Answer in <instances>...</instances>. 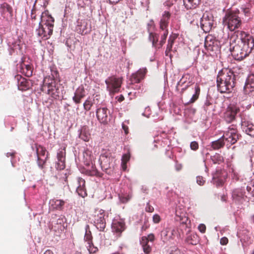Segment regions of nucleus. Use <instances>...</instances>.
<instances>
[{"mask_svg":"<svg viewBox=\"0 0 254 254\" xmlns=\"http://www.w3.org/2000/svg\"><path fill=\"white\" fill-rule=\"evenodd\" d=\"M195 93L193 95L190 100L189 101L187 104L194 103L199 97L200 89L199 85L196 84L194 87Z\"/></svg>","mask_w":254,"mask_h":254,"instance_id":"nucleus-37","label":"nucleus"},{"mask_svg":"<svg viewBox=\"0 0 254 254\" xmlns=\"http://www.w3.org/2000/svg\"><path fill=\"white\" fill-rule=\"evenodd\" d=\"M51 202L56 209L62 210L65 202L62 199H53Z\"/></svg>","mask_w":254,"mask_h":254,"instance_id":"nucleus-36","label":"nucleus"},{"mask_svg":"<svg viewBox=\"0 0 254 254\" xmlns=\"http://www.w3.org/2000/svg\"><path fill=\"white\" fill-rule=\"evenodd\" d=\"M226 143L222 136L217 140L214 141L211 143V147L213 149L217 150L222 148Z\"/></svg>","mask_w":254,"mask_h":254,"instance_id":"nucleus-32","label":"nucleus"},{"mask_svg":"<svg viewBox=\"0 0 254 254\" xmlns=\"http://www.w3.org/2000/svg\"><path fill=\"white\" fill-rule=\"evenodd\" d=\"M240 112V109L234 104H230L227 108L224 114V119L228 123L233 122L236 119V115Z\"/></svg>","mask_w":254,"mask_h":254,"instance_id":"nucleus-10","label":"nucleus"},{"mask_svg":"<svg viewBox=\"0 0 254 254\" xmlns=\"http://www.w3.org/2000/svg\"><path fill=\"white\" fill-rule=\"evenodd\" d=\"M254 88V74L250 75L244 87V90L246 94L252 91V89Z\"/></svg>","mask_w":254,"mask_h":254,"instance_id":"nucleus-24","label":"nucleus"},{"mask_svg":"<svg viewBox=\"0 0 254 254\" xmlns=\"http://www.w3.org/2000/svg\"><path fill=\"white\" fill-rule=\"evenodd\" d=\"M215 41L212 39V36H207L205 38L204 46L208 50L213 51Z\"/></svg>","mask_w":254,"mask_h":254,"instance_id":"nucleus-33","label":"nucleus"},{"mask_svg":"<svg viewBox=\"0 0 254 254\" xmlns=\"http://www.w3.org/2000/svg\"><path fill=\"white\" fill-rule=\"evenodd\" d=\"M243 12L245 13V15L248 16V14L250 13V9L249 8H245L243 9Z\"/></svg>","mask_w":254,"mask_h":254,"instance_id":"nucleus-63","label":"nucleus"},{"mask_svg":"<svg viewBox=\"0 0 254 254\" xmlns=\"http://www.w3.org/2000/svg\"><path fill=\"white\" fill-rule=\"evenodd\" d=\"M161 220L160 216L157 214H154L153 216V221L154 223H158L160 222Z\"/></svg>","mask_w":254,"mask_h":254,"instance_id":"nucleus-53","label":"nucleus"},{"mask_svg":"<svg viewBox=\"0 0 254 254\" xmlns=\"http://www.w3.org/2000/svg\"><path fill=\"white\" fill-rule=\"evenodd\" d=\"M2 14H4L5 12H8L10 16L12 15V7L7 3L4 2L0 5V7Z\"/></svg>","mask_w":254,"mask_h":254,"instance_id":"nucleus-34","label":"nucleus"},{"mask_svg":"<svg viewBox=\"0 0 254 254\" xmlns=\"http://www.w3.org/2000/svg\"><path fill=\"white\" fill-rule=\"evenodd\" d=\"M247 190L252 196H254V183L248 186Z\"/></svg>","mask_w":254,"mask_h":254,"instance_id":"nucleus-48","label":"nucleus"},{"mask_svg":"<svg viewBox=\"0 0 254 254\" xmlns=\"http://www.w3.org/2000/svg\"><path fill=\"white\" fill-rule=\"evenodd\" d=\"M96 117L99 122L103 125H107L110 121V111L106 107L97 108Z\"/></svg>","mask_w":254,"mask_h":254,"instance_id":"nucleus-12","label":"nucleus"},{"mask_svg":"<svg viewBox=\"0 0 254 254\" xmlns=\"http://www.w3.org/2000/svg\"><path fill=\"white\" fill-rule=\"evenodd\" d=\"M205 181L204 179L201 176H197L196 177V183L199 186L204 185Z\"/></svg>","mask_w":254,"mask_h":254,"instance_id":"nucleus-49","label":"nucleus"},{"mask_svg":"<svg viewBox=\"0 0 254 254\" xmlns=\"http://www.w3.org/2000/svg\"><path fill=\"white\" fill-rule=\"evenodd\" d=\"M211 104V103L210 102V101L208 100H206L205 101V102L204 103V107L205 108H207L208 106H209Z\"/></svg>","mask_w":254,"mask_h":254,"instance_id":"nucleus-64","label":"nucleus"},{"mask_svg":"<svg viewBox=\"0 0 254 254\" xmlns=\"http://www.w3.org/2000/svg\"><path fill=\"white\" fill-rule=\"evenodd\" d=\"M53 28L52 26H48L39 23V28L36 29L37 34L43 40H47L50 38L53 33Z\"/></svg>","mask_w":254,"mask_h":254,"instance_id":"nucleus-11","label":"nucleus"},{"mask_svg":"<svg viewBox=\"0 0 254 254\" xmlns=\"http://www.w3.org/2000/svg\"><path fill=\"white\" fill-rule=\"evenodd\" d=\"M200 1L201 0H184V3L187 9H194L200 4Z\"/></svg>","mask_w":254,"mask_h":254,"instance_id":"nucleus-29","label":"nucleus"},{"mask_svg":"<svg viewBox=\"0 0 254 254\" xmlns=\"http://www.w3.org/2000/svg\"><path fill=\"white\" fill-rule=\"evenodd\" d=\"M190 81H188L187 84H185L183 86H181L182 88L181 89V93H183L184 91L190 85Z\"/></svg>","mask_w":254,"mask_h":254,"instance_id":"nucleus-56","label":"nucleus"},{"mask_svg":"<svg viewBox=\"0 0 254 254\" xmlns=\"http://www.w3.org/2000/svg\"><path fill=\"white\" fill-rule=\"evenodd\" d=\"M88 246H87L88 250L89 251L90 253L94 254L98 251V248L96 247H94L93 243H91V244L88 243Z\"/></svg>","mask_w":254,"mask_h":254,"instance_id":"nucleus-46","label":"nucleus"},{"mask_svg":"<svg viewBox=\"0 0 254 254\" xmlns=\"http://www.w3.org/2000/svg\"><path fill=\"white\" fill-rule=\"evenodd\" d=\"M174 232V230H171L169 228H166L161 232V239L163 243H167L173 239Z\"/></svg>","mask_w":254,"mask_h":254,"instance_id":"nucleus-19","label":"nucleus"},{"mask_svg":"<svg viewBox=\"0 0 254 254\" xmlns=\"http://www.w3.org/2000/svg\"><path fill=\"white\" fill-rule=\"evenodd\" d=\"M217 87L221 93L232 92L236 84L235 75L228 69L220 70L217 77Z\"/></svg>","mask_w":254,"mask_h":254,"instance_id":"nucleus-2","label":"nucleus"},{"mask_svg":"<svg viewBox=\"0 0 254 254\" xmlns=\"http://www.w3.org/2000/svg\"><path fill=\"white\" fill-rule=\"evenodd\" d=\"M177 38V35L176 34H172L169 36L168 40V43L165 51V55L166 56L169 57L170 58H171L172 57V55L170 54V52L172 51L173 46Z\"/></svg>","mask_w":254,"mask_h":254,"instance_id":"nucleus-22","label":"nucleus"},{"mask_svg":"<svg viewBox=\"0 0 254 254\" xmlns=\"http://www.w3.org/2000/svg\"><path fill=\"white\" fill-rule=\"evenodd\" d=\"M78 183L79 186L77 188L76 192L79 196L84 198L87 195L85 188V181L82 178H78Z\"/></svg>","mask_w":254,"mask_h":254,"instance_id":"nucleus-21","label":"nucleus"},{"mask_svg":"<svg viewBox=\"0 0 254 254\" xmlns=\"http://www.w3.org/2000/svg\"><path fill=\"white\" fill-rule=\"evenodd\" d=\"M105 211L102 209H96L94 214V222L100 231H104L106 227Z\"/></svg>","mask_w":254,"mask_h":254,"instance_id":"nucleus-9","label":"nucleus"},{"mask_svg":"<svg viewBox=\"0 0 254 254\" xmlns=\"http://www.w3.org/2000/svg\"><path fill=\"white\" fill-rule=\"evenodd\" d=\"M48 154L49 153L47 152V155L44 159H41L40 157H37V164L41 169H43L45 168V163L48 158Z\"/></svg>","mask_w":254,"mask_h":254,"instance_id":"nucleus-42","label":"nucleus"},{"mask_svg":"<svg viewBox=\"0 0 254 254\" xmlns=\"http://www.w3.org/2000/svg\"><path fill=\"white\" fill-rule=\"evenodd\" d=\"M239 11L228 10L223 17L222 23L224 26L231 31H234L235 30L241 27L242 22L241 17L239 16Z\"/></svg>","mask_w":254,"mask_h":254,"instance_id":"nucleus-3","label":"nucleus"},{"mask_svg":"<svg viewBox=\"0 0 254 254\" xmlns=\"http://www.w3.org/2000/svg\"><path fill=\"white\" fill-rule=\"evenodd\" d=\"M86 232L84 236V240L87 242V244L92 242V236L91 231L89 230V226L87 225L85 227Z\"/></svg>","mask_w":254,"mask_h":254,"instance_id":"nucleus-40","label":"nucleus"},{"mask_svg":"<svg viewBox=\"0 0 254 254\" xmlns=\"http://www.w3.org/2000/svg\"><path fill=\"white\" fill-rule=\"evenodd\" d=\"M146 69H142L138 70L135 73L133 74L130 77L132 84L139 83L143 79L146 73Z\"/></svg>","mask_w":254,"mask_h":254,"instance_id":"nucleus-17","label":"nucleus"},{"mask_svg":"<svg viewBox=\"0 0 254 254\" xmlns=\"http://www.w3.org/2000/svg\"><path fill=\"white\" fill-rule=\"evenodd\" d=\"M211 159L214 164H220L224 162L223 157L218 153H215V155L211 157Z\"/></svg>","mask_w":254,"mask_h":254,"instance_id":"nucleus-38","label":"nucleus"},{"mask_svg":"<svg viewBox=\"0 0 254 254\" xmlns=\"http://www.w3.org/2000/svg\"><path fill=\"white\" fill-rule=\"evenodd\" d=\"M148 40L152 43V46L155 48H158L159 46V34L150 32L149 33Z\"/></svg>","mask_w":254,"mask_h":254,"instance_id":"nucleus-28","label":"nucleus"},{"mask_svg":"<svg viewBox=\"0 0 254 254\" xmlns=\"http://www.w3.org/2000/svg\"><path fill=\"white\" fill-rule=\"evenodd\" d=\"M21 69L26 76L30 77L32 76L33 68L31 65L23 64L21 65Z\"/></svg>","mask_w":254,"mask_h":254,"instance_id":"nucleus-35","label":"nucleus"},{"mask_svg":"<svg viewBox=\"0 0 254 254\" xmlns=\"http://www.w3.org/2000/svg\"><path fill=\"white\" fill-rule=\"evenodd\" d=\"M198 229L201 233H204L206 231V226L203 224H200L199 225Z\"/></svg>","mask_w":254,"mask_h":254,"instance_id":"nucleus-54","label":"nucleus"},{"mask_svg":"<svg viewBox=\"0 0 254 254\" xmlns=\"http://www.w3.org/2000/svg\"><path fill=\"white\" fill-rule=\"evenodd\" d=\"M93 105V100L90 98H88L83 103L84 109L88 111L91 110L92 107Z\"/></svg>","mask_w":254,"mask_h":254,"instance_id":"nucleus-41","label":"nucleus"},{"mask_svg":"<svg viewBox=\"0 0 254 254\" xmlns=\"http://www.w3.org/2000/svg\"><path fill=\"white\" fill-rule=\"evenodd\" d=\"M107 85V90L110 95H114L120 91L122 84V78L112 76L107 78L105 80Z\"/></svg>","mask_w":254,"mask_h":254,"instance_id":"nucleus-7","label":"nucleus"},{"mask_svg":"<svg viewBox=\"0 0 254 254\" xmlns=\"http://www.w3.org/2000/svg\"><path fill=\"white\" fill-rule=\"evenodd\" d=\"M113 158L112 157L102 155L100 158V161L102 170L108 174L110 173V172H108V170L111 169L113 166Z\"/></svg>","mask_w":254,"mask_h":254,"instance_id":"nucleus-14","label":"nucleus"},{"mask_svg":"<svg viewBox=\"0 0 254 254\" xmlns=\"http://www.w3.org/2000/svg\"><path fill=\"white\" fill-rule=\"evenodd\" d=\"M242 128L247 134L250 136H254V126L252 124L246 125V123H243L242 125Z\"/></svg>","mask_w":254,"mask_h":254,"instance_id":"nucleus-31","label":"nucleus"},{"mask_svg":"<svg viewBox=\"0 0 254 254\" xmlns=\"http://www.w3.org/2000/svg\"><path fill=\"white\" fill-rule=\"evenodd\" d=\"M230 40L232 55L238 61H241L248 56L254 47L253 37L244 31H235Z\"/></svg>","mask_w":254,"mask_h":254,"instance_id":"nucleus-1","label":"nucleus"},{"mask_svg":"<svg viewBox=\"0 0 254 254\" xmlns=\"http://www.w3.org/2000/svg\"><path fill=\"white\" fill-rule=\"evenodd\" d=\"M169 34L168 29L160 30L159 32V35H160V40L159 42L158 49L161 48L164 45L166 42L167 37Z\"/></svg>","mask_w":254,"mask_h":254,"instance_id":"nucleus-30","label":"nucleus"},{"mask_svg":"<svg viewBox=\"0 0 254 254\" xmlns=\"http://www.w3.org/2000/svg\"><path fill=\"white\" fill-rule=\"evenodd\" d=\"M171 17V13L169 11H165L159 21L160 30L168 29V25Z\"/></svg>","mask_w":254,"mask_h":254,"instance_id":"nucleus-15","label":"nucleus"},{"mask_svg":"<svg viewBox=\"0 0 254 254\" xmlns=\"http://www.w3.org/2000/svg\"><path fill=\"white\" fill-rule=\"evenodd\" d=\"M131 197H132L131 195L129 194H123V195L120 196V199H121V201L123 203H126L130 199Z\"/></svg>","mask_w":254,"mask_h":254,"instance_id":"nucleus-47","label":"nucleus"},{"mask_svg":"<svg viewBox=\"0 0 254 254\" xmlns=\"http://www.w3.org/2000/svg\"><path fill=\"white\" fill-rule=\"evenodd\" d=\"M122 128L126 134H127L128 133V127L127 126L125 125L124 124H123Z\"/></svg>","mask_w":254,"mask_h":254,"instance_id":"nucleus-60","label":"nucleus"},{"mask_svg":"<svg viewBox=\"0 0 254 254\" xmlns=\"http://www.w3.org/2000/svg\"><path fill=\"white\" fill-rule=\"evenodd\" d=\"M145 210L148 212H152L154 211V208L149 203H147L145 207Z\"/></svg>","mask_w":254,"mask_h":254,"instance_id":"nucleus-57","label":"nucleus"},{"mask_svg":"<svg viewBox=\"0 0 254 254\" xmlns=\"http://www.w3.org/2000/svg\"><path fill=\"white\" fill-rule=\"evenodd\" d=\"M85 96V91L83 86H79L75 91L72 100L75 104H79L81 100Z\"/></svg>","mask_w":254,"mask_h":254,"instance_id":"nucleus-20","label":"nucleus"},{"mask_svg":"<svg viewBox=\"0 0 254 254\" xmlns=\"http://www.w3.org/2000/svg\"><path fill=\"white\" fill-rule=\"evenodd\" d=\"M147 26H148V31L149 32L150 28L151 27H153L154 26V22H153V20H151L149 22V23H148Z\"/></svg>","mask_w":254,"mask_h":254,"instance_id":"nucleus-61","label":"nucleus"},{"mask_svg":"<svg viewBox=\"0 0 254 254\" xmlns=\"http://www.w3.org/2000/svg\"><path fill=\"white\" fill-rule=\"evenodd\" d=\"M198 146V143L196 141H192L190 143V147L193 150H196Z\"/></svg>","mask_w":254,"mask_h":254,"instance_id":"nucleus-52","label":"nucleus"},{"mask_svg":"<svg viewBox=\"0 0 254 254\" xmlns=\"http://www.w3.org/2000/svg\"><path fill=\"white\" fill-rule=\"evenodd\" d=\"M65 167V160L58 161L56 164V168L59 170H63Z\"/></svg>","mask_w":254,"mask_h":254,"instance_id":"nucleus-45","label":"nucleus"},{"mask_svg":"<svg viewBox=\"0 0 254 254\" xmlns=\"http://www.w3.org/2000/svg\"><path fill=\"white\" fill-rule=\"evenodd\" d=\"M42 90L47 89V93L53 98L57 99L59 97L60 90L56 81L50 77H46L44 79Z\"/></svg>","mask_w":254,"mask_h":254,"instance_id":"nucleus-5","label":"nucleus"},{"mask_svg":"<svg viewBox=\"0 0 254 254\" xmlns=\"http://www.w3.org/2000/svg\"><path fill=\"white\" fill-rule=\"evenodd\" d=\"M146 236H143L140 240V244L141 245L143 252L145 254H150L152 251V247L149 245Z\"/></svg>","mask_w":254,"mask_h":254,"instance_id":"nucleus-26","label":"nucleus"},{"mask_svg":"<svg viewBox=\"0 0 254 254\" xmlns=\"http://www.w3.org/2000/svg\"><path fill=\"white\" fill-rule=\"evenodd\" d=\"M192 237H193V238H196L197 237V236L196 234H193V235L190 236L188 238V242H189L190 244H191L192 245H195L196 241L192 240Z\"/></svg>","mask_w":254,"mask_h":254,"instance_id":"nucleus-51","label":"nucleus"},{"mask_svg":"<svg viewBox=\"0 0 254 254\" xmlns=\"http://www.w3.org/2000/svg\"><path fill=\"white\" fill-rule=\"evenodd\" d=\"M125 229V224L122 221H114L112 224L113 232L117 237L121 236L122 233Z\"/></svg>","mask_w":254,"mask_h":254,"instance_id":"nucleus-16","label":"nucleus"},{"mask_svg":"<svg viewBox=\"0 0 254 254\" xmlns=\"http://www.w3.org/2000/svg\"><path fill=\"white\" fill-rule=\"evenodd\" d=\"M190 76L189 74H186L184 75L180 80L178 82L177 87L179 86H183L184 84H187V79L190 78Z\"/></svg>","mask_w":254,"mask_h":254,"instance_id":"nucleus-44","label":"nucleus"},{"mask_svg":"<svg viewBox=\"0 0 254 254\" xmlns=\"http://www.w3.org/2000/svg\"><path fill=\"white\" fill-rule=\"evenodd\" d=\"M220 243L222 245H226L228 243V239L227 238L224 237L220 239Z\"/></svg>","mask_w":254,"mask_h":254,"instance_id":"nucleus-58","label":"nucleus"},{"mask_svg":"<svg viewBox=\"0 0 254 254\" xmlns=\"http://www.w3.org/2000/svg\"><path fill=\"white\" fill-rule=\"evenodd\" d=\"M31 17L32 19H36V10L34 8H33L31 10Z\"/></svg>","mask_w":254,"mask_h":254,"instance_id":"nucleus-59","label":"nucleus"},{"mask_svg":"<svg viewBox=\"0 0 254 254\" xmlns=\"http://www.w3.org/2000/svg\"><path fill=\"white\" fill-rule=\"evenodd\" d=\"M83 157L85 159L84 164L87 167L85 170L86 174L90 176L102 177L103 174L97 170L95 166L92 162L93 156L91 154V152L89 150H86L83 152Z\"/></svg>","mask_w":254,"mask_h":254,"instance_id":"nucleus-4","label":"nucleus"},{"mask_svg":"<svg viewBox=\"0 0 254 254\" xmlns=\"http://www.w3.org/2000/svg\"><path fill=\"white\" fill-rule=\"evenodd\" d=\"M79 137L85 141L89 140L91 138V134L88 127L84 126L81 127Z\"/></svg>","mask_w":254,"mask_h":254,"instance_id":"nucleus-25","label":"nucleus"},{"mask_svg":"<svg viewBox=\"0 0 254 254\" xmlns=\"http://www.w3.org/2000/svg\"><path fill=\"white\" fill-rule=\"evenodd\" d=\"M129 159H130L129 153L125 154L122 156V162L127 163V162L129 160Z\"/></svg>","mask_w":254,"mask_h":254,"instance_id":"nucleus-50","label":"nucleus"},{"mask_svg":"<svg viewBox=\"0 0 254 254\" xmlns=\"http://www.w3.org/2000/svg\"><path fill=\"white\" fill-rule=\"evenodd\" d=\"M66 226L65 218L64 217H62L57 219V223L54 226L55 230L62 232L64 230Z\"/></svg>","mask_w":254,"mask_h":254,"instance_id":"nucleus-27","label":"nucleus"},{"mask_svg":"<svg viewBox=\"0 0 254 254\" xmlns=\"http://www.w3.org/2000/svg\"><path fill=\"white\" fill-rule=\"evenodd\" d=\"M65 149L64 148H61L59 149L57 153V158L58 161L65 160Z\"/></svg>","mask_w":254,"mask_h":254,"instance_id":"nucleus-43","label":"nucleus"},{"mask_svg":"<svg viewBox=\"0 0 254 254\" xmlns=\"http://www.w3.org/2000/svg\"><path fill=\"white\" fill-rule=\"evenodd\" d=\"M213 22L212 14L209 12L205 11L200 20V27L204 32H209L212 29Z\"/></svg>","mask_w":254,"mask_h":254,"instance_id":"nucleus-8","label":"nucleus"},{"mask_svg":"<svg viewBox=\"0 0 254 254\" xmlns=\"http://www.w3.org/2000/svg\"><path fill=\"white\" fill-rule=\"evenodd\" d=\"M232 197L233 200L236 203L242 204L246 200L247 196L244 190L241 189H236L233 190Z\"/></svg>","mask_w":254,"mask_h":254,"instance_id":"nucleus-13","label":"nucleus"},{"mask_svg":"<svg viewBox=\"0 0 254 254\" xmlns=\"http://www.w3.org/2000/svg\"><path fill=\"white\" fill-rule=\"evenodd\" d=\"M16 78L18 80V86L19 90L25 91L30 88V82L27 79L20 75H17Z\"/></svg>","mask_w":254,"mask_h":254,"instance_id":"nucleus-23","label":"nucleus"},{"mask_svg":"<svg viewBox=\"0 0 254 254\" xmlns=\"http://www.w3.org/2000/svg\"><path fill=\"white\" fill-rule=\"evenodd\" d=\"M119 102H121L124 100L125 98L123 95H120L119 96L116 98Z\"/></svg>","mask_w":254,"mask_h":254,"instance_id":"nucleus-62","label":"nucleus"},{"mask_svg":"<svg viewBox=\"0 0 254 254\" xmlns=\"http://www.w3.org/2000/svg\"><path fill=\"white\" fill-rule=\"evenodd\" d=\"M239 134L235 125H232L223 134L222 137L227 148L235 144L239 139Z\"/></svg>","mask_w":254,"mask_h":254,"instance_id":"nucleus-6","label":"nucleus"},{"mask_svg":"<svg viewBox=\"0 0 254 254\" xmlns=\"http://www.w3.org/2000/svg\"><path fill=\"white\" fill-rule=\"evenodd\" d=\"M41 22L42 24L54 27V18L49 14L48 11H45L42 12L41 16Z\"/></svg>","mask_w":254,"mask_h":254,"instance_id":"nucleus-18","label":"nucleus"},{"mask_svg":"<svg viewBox=\"0 0 254 254\" xmlns=\"http://www.w3.org/2000/svg\"><path fill=\"white\" fill-rule=\"evenodd\" d=\"M35 146L36 149V153L37 157L44 156L46 152H47L46 148L40 145H38L36 144Z\"/></svg>","mask_w":254,"mask_h":254,"instance_id":"nucleus-39","label":"nucleus"},{"mask_svg":"<svg viewBox=\"0 0 254 254\" xmlns=\"http://www.w3.org/2000/svg\"><path fill=\"white\" fill-rule=\"evenodd\" d=\"M146 238L147 239L148 241V243L149 242H153L155 240V236L153 234H149L147 237H146Z\"/></svg>","mask_w":254,"mask_h":254,"instance_id":"nucleus-55","label":"nucleus"}]
</instances>
